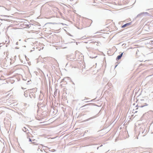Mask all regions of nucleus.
<instances>
[{
	"mask_svg": "<svg viewBox=\"0 0 153 153\" xmlns=\"http://www.w3.org/2000/svg\"><path fill=\"white\" fill-rule=\"evenodd\" d=\"M131 24V22L126 23L122 26V27L124 28V27H126L128 26H129Z\"/></svg>",
	"mask_w": 153,
	"mask_h": 153,
	"instance_id": "1",
	"label": "nucleus"
},
{
	"mask_svg": "<svg viewBox=\"0 0 153 153\" xmlns=\"http://www.w3.org/2000/svg\"><path fill=\"white\" fill-rule=\"evenodd\" d=\"M123 53H122L121 54H120V55L117 56V57L116 58V60L117 61L119 59H120L121 57L122 56V55L123 54Z\"/></svg>",
	"mask_w": 153,
	"mask_h": 153,
	"instance_id": "2",
	"label": "nucleus"
},
{
	"mask_svg": "<svg viewBox=\"0 0 153 153\" xmlns=\"http://www.w3.org/2000/svg\"><path fill=\"white\" fill-rule=\"evenodd\" d=\"M82 101H84L85 102H88L91 101L92 100H91L90 99L86 98L85 97V99L84 100H82Z\"/></svg>",
	"mask_w": 153,
	"mask_h": 153,
	"instance_id": "3",
	"label": "nucleus"
},
{
	"mask_svg": "<svg viewBox=\"0 0 153 153\" xmlns=\"http://www.w3.org/2000/svg\"><path fill=\"white\" fill-rule=\"evenodd\" d=\"M149 14V13H147V12H142V13H140L138 14L137 16V17H139V16H141L142 14Z\"/></svg>",
	"mask_w": 153,
	"mask_h": 153,
	"instance_id": "4",
	"label": "nucleus"
},
{
	"mask_svg": "<svg viewBox=\"0 0 153 153\" xmlns=\"http://www.w3.org/2000/svg\"><path fill=\"white\" fill-rule=\"evenodd\" d=\"M144 100L143 99H140L139 98L137 99V98H136V102H137V101H139H139L141 102V101H144Z\"/></svg>",
	"mask_w": 153,
	"mask_h": 153,
	"instance_id": "5",
	"label": "nucleus"
},
{
	"mask_svg": "<svg viewBox=\"0 0 153 153\" xmlns=\"http://www.w3.org/2000/svg\"><path fill=\"white\" fill-rule=\"evenodd\" d=\"M26 134H27V137L28 139H29V138H30V135H31V134L29 133V132H27L26 133Z\"/></svg>",
	"mask_w": 153,
	"mask_h": 153,
	"instance_id": "6",
	"label": "nucleus"
},
{
	"mask_svg": "<svg viewBox=\"0 0 153 153\" xmlns=\"http://www.w3.org/2000/svg\"><path fill=\"white\" fill-rule=\"evenodd\" d=\"M22 130L25 132H26L27 130L28 131V130L25 127H24L22 128Z\"/></svg>",
	"mask_w": 153,
	"mask_h": 153,
	"instance_id": "7",
	"label": "nucleus"
},
{
	"mask_svg": "<svg viewBox=\"0 0 153 153\" xmlns=\"http://www.w3.org/2000/svg\"><path fill=\"white\" fill-rule=\"evenodd\" d=\"M148 105V104H147L146 103H145L143 105H141V106H140V108H142V107H144L145 106H147Z\"/></svg>",
	"mask_w": 153,
	"mask_h": 153,
	"instance_id": "8",
	"label": "nucleus"
},
{
	"mask_svg": "<svg viewBox=\"0 0 153 153\" xmlns=\"http://www.w3.org/2000/svg\"><path fill=\"white\" fill-rule=\"evenodd\" d=\"M97 117V116H93L91 117H90V118H89L87 120H89L91 119H93V118H96V117Z\"/></svg>",
	"mask_w": 153,
	"mask_h": 153,
	"instance_id": "9",
	"label": "nucleus"
},
{
	"mask_svg": "<svg viewBox=\"0 0 153 153\" xmlns=\"http://www.w3.org/2000/svg\"><path fill=\"white\" fill-rule=\"evenodd\" d=\"M109 83H108L106 85H105V88H108V87L109 86Z\"/></svg>",
	"mask_w": 153,
	"mask_h": 153,
	"instance_id": "10",
	"label": "nucleus"
},
{
	"mask_svg": "<svg viewBox=\"0 0 153 153\" xmlns=\"http://www.w3.org/2000/svg\"><path fill=\"white\" fill-rule=\"evenodd\" d=\"M87 105H83L81 107V108H82V109H83L84 108L85 106H86Z\"/></svg>",
	"mask_w": 153,
	"mask_h": 153,
	"instance_id": "11",
	"label": "nucleus"
},
{
	"mask_svg": "<svg viewBox=\"0 0 153 153\" xmlns=\"http://www.w3.org/2000/svg\"><path fill=\"white\" fill-rule=\"evenodd\" d=\"M29 142H31L32 141L31 139L30 138H29Z\"/></svg>",
	"mask_w": 153,
	"mask_h": 153,
	"instance_id": "12",
	"label": "nucleus"
},
{
	"mask_svg": "<svg viewBox=\"0 0 153 153\" xmlns=\"http://www.w3.org/2000/svg\"><path fill=\"white\" fill-rule=\"evenodd\" d=\"M16 45H18V42H16Z\"/></svg>",
	"mask_w": 153,
	"mask_h": 153,
	"instance_id": "13",
	"label": "nucleus"
},
{
	"mask_svg": "<svg viewBox=\"0 0 153 153\" xmlns=\"http://www.w3.org/2000/svg\"><path fill=\"white\" fill-rule=\"evenodd\" d=\"M11 93V92H10V93L9 94H7V96H9V95H10V93Z\"/></svg>",
	"mask_w": 153,
	"mask_h": 153,
	"instance_id": "14",
	"label": "nucleus"
},
{
	"mask_svg": "<svg viewBox=\"0 0 153 153\" xmlns=\"http://www.w3.org/2000/svg\"><path fill=\"white\" fill-rule=\"evenodd\" d=\"M100 147H98L97 148V149L98 150L99 149V148Z\"/></svg>",
	"mask_w": 153,
	"mask_h": 153,
	"instance_id": "15",
	"label": "nucleus"
},
{
	"mask_svg": "<svg viewBox=\"0 0 153 153\" xmlns=\"http://www.w3.org/2000/svg\"><path fill=\"white\" fill-rule=\"evenodd\" d=\"M137 94V93L136 92H135L134 96H135Z\"/></svg>",
	"mask_w": 153,
	"mask_h": 153,
	"instance_id": "16",
	"label": "nucleus"
},
{
	"mask_svg": "<svg viewBox=\"0 0 153 153\" xmlns=\"http://www.w3.org/2000/svg\"><path fill=\"white\" fill-rule=\"evenodd\" d=\"M102 146V145H101L100 146V147H101V146Z\"/></svg>",
	"mask_w": 153,
	"mask_h": 153,
	"instance_id": "17",
	"label": "nucleus"
},
{
	"mask_svg": "<svg viewBox=\"0 0 153 153\" xmlns=\"http://www.w3.org/2000/svg\"><path fill=\"white\" fill-rule=\"evenodd\" d=\"M2 23H0V26H1V25H2Z\"/></svg>",
	"mask_w": 153,
	"mask_h": 153,
	"instance_id": "18",
	"label": "nucleus"
},
{
	"mask_svg": "<svg viewBox=\"0 0 153 153\" xmlns=\"http://www.w3.org/2000/svg\"><path fill=\"white\" fill-rule=\"evenodd\" d=\"M117 65H116L115 68L117 66Z\"/></svg>",
	"mask_w": 153,
	"mask_h": 153,
	"instance_id": "19",
	"label": "nucleus"
},
{
	"mask_svg": "<svg viewBox=\"0 0 153 153\" xmlns=\"http://www.w3.org/2000/svg\"><path fill=\"white\" fill-rule=\"evenodd\" d=\"M16 49H18L19 48H17V47H16Z\"/></svg>",
	"mask_w": 153,
	"mask_h": 153,
	"instance_id": "20",
	"label": "nucleus"
},
{
	"mask_svg": "<svg viewBox=\"0 0 153 153\" xmlns=\"http://www.w3.org/2000/svg\"><path fill=\"white\" fill-rule=\"evenodd\" d=\"M12 95H13V94H11L10 95V96H12Z\"/></svg>",
	"mask_w": 153,
	"mask_h": 153,
	"instance_id": "21",
	"label": "nucleus"
},
{
	"mask_svg": "<svg viewBox=\"0 0 153 153\" xmlns=\"http://www.w3.org/2000/svg\"><path fill=\"white\" fill-rule=\"evenodd\" d=\"M137 109H138V108H137L136 109V110H137Z\"/></svg>",
	"mask_w": 153,
	"mask_h": 153,
	"instance_id": "22",
	"label": "nucleus"
},
{
	"mask_svg": "<svg viewBox=\"0 0 153 153\" xmlns=\"http://www.w3.org/2000/svg\"><path fill=\"white\" fill-rule=\"evenodd\" d=\"M140 94H139V95H138V96H140Z\"/></svg>",
	"mask_w": 153,
	"mask_h": 153,
	"instance_id": "23",
	"label": "nucleus"
},
{
	"mask_svg": "<svg viewBox=\"0 0 153 153\" xmlns=\"http://www.w3.org/2000/svg\"><path fill=\"white\" fill-rule=\"evenodd\" d=\"M137 112V111H135V113H136V112Z\"/></svg>",
	"mask_w": 153,
	"mask_h": 153,
	"instance_id": "24",
	"label": "nucleus"
},
{
	"mask_svg": "<svg viewBox=\"0 0 153 153\" xmlns=\"http://www.w3.org/2000/svg\"><path fill=\"white\" fill-rule=\"evenodd\" d=\"M54 95H55V92L54 93Z\"/></svg>",
	"mask_w": 153,
	"mask_h": 153,
	"instance_id": "25",
	"label": "nucleus"
},
{
	"mask_svg": "<svg viewBox=\"0 0 153 153\" xmlns=\"http://www.w3.org/2000/svg\"><path fill=\"white\" fill-rule=\"evenodd\" d=\"M135 97V96H134V98Z\"/></svg>",
	"mask_w": 153,
	"mask_h": 153,
	"instance_id": "26",
	"label": "nucleus"
},
{
	"mask_svg": "<svg viewBox=\"0 0 153 153\" xmlns=\"http://www.w3.org/2000/svg\"><path fill=\"white\" fill-rule=\"evenodd\" d=\"M1 20V19H0V20Z\"/></svg>",
	"mask_w": 153,
	"mask_h": 153,
	"instance_id": "27",
	"label": "nucleus"
}]
</instances>
